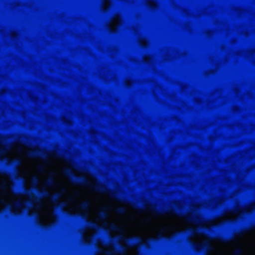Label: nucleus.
I'll return each instance as SVG.
<instances>
[{
    "instance_id": "obj_1",
    "label": "nucleus",
    "mask_w": 255,
    "mask_h": 255,
    "mask_svg": "<svg viewBox=\"0 0 255 255\" xmlns=\"http://www.w3.org/2000/svg\"><path fill=\"white\" fill-rule=\"evenodd\" d=\"M63 174L73 180L74 184H81L84 186H88L91 190L103 193H109L112 197L114 196V194L111 192L107 187L101 184L97 183L92 184L84 176H78L75 175L74 172L69 168H65L63 171Z\"/></svg>"
},
{
    "instance_id": "obj_2",
    "label": "nucleus",
    "mask_w": 255,
    "mask_h": 255,
    "mask_svg": "<svg viewBox=\"0 0 255 255\" xmlns=\"http://www.w3.org/2000/svg\"><path fill=\"white\" fill-rule=\"evenodd\" d=\"M118 240L126 243L127 245H122L119 244V248L118 249H113L107 251L106 252L107 255H116L121 253H124L126 252L129 248L131 247L136 244H139L141 245H144L142 243L141 238L138 236L127 238L124 236L121 235L118 237L115 236L111 237V241L115 244L117 243Z\"/></svg>"
},
{
    "instance_id": "obj_3",
    "label": "nucleus",
    "mask_w": 255,
    "mask_h": 255,
    "mask_svg": "<svg viewBox=\"0 0 255 255\" xmlns=\"http://www.w3.org/2000/svg\"><path fill=\"white\" fill-rule=\"evenodd\" d=\"M250 208L255 210V204H253L251 205ZM255 229V222L235 229L226 236L221 234H217L214 236V239L222 242H228L234 239L236 237L241 236L248 232Z\"/></svg>"
},
{
    "instance_id": "obj_4",
    "label": "nucleus",
    "mask_w": 255,
    "mask_h": 255,
    "mask_svg": "<svg viewBox=\"0 0 255 255\" xmlns=\"http://www.w3.org/2000/svg\"><path fill=\"white\" fill-rule=\"evenodd\" d=\"M41 152L39 149H34L32 150L28 151L26 152V156L29 158H35L39 156Z\"/></svg>"
},
{
    "instance_id": "obj_5",
    "label": "nucleus",
    "mask_w": 255,
    "mask_h": 255,
    "mask_svg": "<svg viewBox=\"0 0 255 255\" xmlns=\"http://www.w3.org/2000/svg\"><path fill=\"white\" fill-rule=\"evenodd\" d=\"M149 209L150 210V211L152 212L154 216H157L159 215L163 214L165 213L164 211H159V210L152 207H149Z\"/></svg>"
},
{
    "instance_id": "obj_6",
    "label": "nucleus",
    "mask_w": 255,
    "mask_h": 255,
    "mask_svg": "<svg viewBox=\"0 0 255 255\" xmlns=\"http://www.w3.org/2000/svg\"><path fill=\"white\" fill-rule=\"evenodd\" d=\"M115 212L118 214L123 215V214H125L126 213L127 210H126V208H125V207H120L117 208L115 209Z\"/></svg>"
},
{
    "instance_id": "obj_7",
    "label": "nucleus",
    "mask_w": 255,
    "mask_h": 255,
    "mask_svg": "<svg viewBox=\"0 0 255 255\" xmlns=\"http://www.w3.org/2000/svg\"><path fill=\"white\" fill-rule=\"evenodd\" d=\"M244 254V250L241 248L235 249L233 252V255H243Z\"/></svg>"
},
{
    "instance_id": "obj_8",
    "label": "nucleus",
    "mask_w": 255,
    "mask_h": 255,
    "mask_svg": "<svg viewBox=\"0 0 255 255\" xmlns=\"http://www.w3.org/2000/svg\"><path fill=\"white\" fill-rule=\"evenodd\" d=\"M3 160L6 161L7 165L8 166H13L15 164L16 162H17L18 161L17 159H15L14 161L8 159L7 158H6V157H5L3 159Z\"/></svg>"
},
{
    "instance_id": "obj_9",
    "label": "nucleus",
    "mask_w": 255,
    "mask_h": 255,
    "mask_svg": "<svg viewBox=\"0 0 255 255\" xmlns=\"http://www.w3.org/2000/svg\"><path fill=\"white\" fill-rule=\"evenodd\" d=\"M199 230L197 228H189V232L190 234L192 235H197L199 233Z\"/></svg>"
},
{
    "instance_id": "obj_10",
    "label": "nucleus",
    "mask_w": 255,
    "mask_h": 255,
    "mask_svg": "<svg viewBox=\"0 0 255 255\" xmlns=\"http://www.w3.org/2000/svg\"><path fill=\"white\" fill-rule=\"evenodd\" d=\"M182 216L184 217L185 219L188 221H192L194 219L193 216L190 214H183Z\"/></svg>"
},
{
    "instance_id": "obj_11",
    "label": "nucleus",
    "mask_w": 255,
    "mask_h": 255,
    "mask_svg": "<svg viewBox=\"0 0 255 255\" xmlns=\"http://www.w3.org/2000/svg\"><path fill=\"white\" fill-rule=\"evenodd\" d=\"M225 223L228 225H234L237 223V220L235 219H229Z\"/></svg>"
},
{
    "instance_id": "obj_12",
    "label": "nucleus",
    "mask_w": 255,
    "mask_h": 255,
    "mask_svg": "<svg viewBox=\"0 0 255 255\" xmlns=\"http://www.w3.org/2000/svg\"><path fill=\"white\" fill-rule=\"evenodd\" d=\"M37 169L38 172L43 173L45 170V167L42 165H38L37 167Z\"/></svg>"
},
{
    "instance_id": "obj_13",
    "label": "nucleus",
    "mask_w": 255,
    "mask_h": 255,
    "mask_svg": "<svg viewBox=\"0 0 255 255\" xmlns=\"http://www.w3.org/2000/svg\"><path fill=\"white\" fill-rule=\"evenodd\" d=\"M88 206H89V203L87 201L83 202L80 205V207L83 209L87 208Z\"/></svg>"
},
{
    "instance_id": "obj_14",
    "label": "nucleus",
    "mask_w": 255,
    "mask_h": 255,
    "mask_svg": "<svg viewBox=\"0 0 255 255\" xmlns=\"http://www.w3.org/2000/svg\"><path fill=\"white\" fill-rule=\"evenodd\" d=\"M53 183L54 180L52 178H49L46 181V184L49 186L52 185Z\"/></svg>"
},
{
    "instance_id": "obj_15",
    "label": "nucleus",
    "mask_w": 255,
    "mask_h": 255,
    "mask_svg": "<svg viewBox=\"0 0 255 255\" xmlns=\"http://www.w3.org/2000/svg\"><path fill=\"white\" fill-rule=\"evenodd\" d=\"M50 154L53 157H59L58 154L55 151H53L52 152H51Z\"/></svg>"
},
{
    "instance_id": "obj_16",
    "label": "nucleus",
    "mask_w": 255,
    "mask_h": 255,
    "mask_svg": "<svg viewBox=\"0 0 255 255\" xmlns=\"http://www.w3.org/2000/svg\"><path fill=\"white\" fill-rule=\"evenodd\" d=\"M7 151V149L6 148H3L0 150V154H2L5 153Z\"/></svg>"
},
{
    "instance_id": "obj_17",
    "label": "nucleus",
    "mask_w": 255,
    "mask_h": 255,
    "mask_svg": "<svg viewBox=\"0 0 255 255\" xmlns=\"http://www.w3.org/2000/svg\"><path fill=\"white\" fill-rule=\"evenodd\" d=\"M100 216L102 218H106L107 217V214L106 212H102L100 213Z\"/></svg>"
},
{
    "instance_id": "obj_18",
    "label": "nucleus",
    "mask_w": 255,
    "mask_h": 255,
    "mask_svg": "<svg viewBox=\"0 0 255 255\" xmlns=\"http://www.w3.org/2000/svg\"><path fill=\"white\" fill-rule=\"evenodd\" d=\"M111 228L113 229V230H115L116 229V226L115 224H112L111 225Z\"/></svg>"
},
{
    "instance_id": "obj_19",
    "label": "nucleus",
    "mask_w": 255,
    "mask_h": 255,
    "mask_svg": "<svg viewBox=\"0 0 255 255\" xmlns=\"http://www.w3.org/2000/svg\"><path fill=\"white\" fill-rule=\"evenodd\" d=\"M44 157H45L44 158L45 161L46 162H47V160L46 157H47L48 154H44Z\"/></svg>"
},
{
    "instance_id": "obj_20",
    "label": "nucleus",
    "mask_w": 255,
    "mask_h": 255,
    "mask_svg": "<svg viewBox=\"0 0 255 255\" xmlns=\"http://www.w3.org/2000/svg\"><path fill=\"white\" fill-rule=\"evenodd\" d=\"M168 213L170 214L172 213V211L171 210H169L168 211Z\"/></svg>"
},
{
    "instance_id": "obj_21",
    "label": "nucleus",
    "mask_w": 255,
    "mask_h": 255,
    "mask_svg": "<svg viewBox=\"0 0 255 255\" xmlns=\"http://www.w3.org/2000/svg\"><path fill=\"white\" fill-rule=\"evenodd\" d=\"M0 172H1V173H4V170H2V169H0Z\"/></svg>"
},
{
    "instance_id": "obj_22",
    "label": "nucleus",
    "mask_w": 255,
    "mask_h": 255,
    "mask_svg": "<svg viewBox=\"0 0 255 255\" xmlns=\"http://www.w3.org/2000/svg\"><path fill=\"white\" fill-rule=\"evenodd\" d=\"M64 203H62L61 204H60V207H61L62 206H63L64 205Z\"/></svg>"
},
{
    "instance_id": "obj_23",
    "label": "nucleus",
    "mask_w": 255,
    "mask_h": 255,
    "mask_svg": "<svg viewBox=\"0 0 255 255\" xmlns=\"http://www.w3.org/2000/svg\"><path fill=\"white\" fill-rule=\"evenodd\" d=\"M75 194H76V195H79V193L78 192H76Z\"/></svg>"
},
{
    "instance_id": "obj_24",
    "label": "nucleus",
    "mask_w": 255,
    "mask_h": 255,
    "mask_svg": "<svg viewBox=\"0 0 255 255\" xmlns=\"http://www.w3.org/2000/svg\"><path fill=\"white\" fill-rule=\"evenodd\" d=\"M146 221L148 222L149 221V219L148 218V219H146Z\"/></svg>"
},
{
    "instance_id": "obj_25",
    "label": "nucleus",
    "mask_w": 255,
    "mask_h": 255,
    "mask_svg": "<svg viewBox=\"0 0 255 255\" xmlns=\"http://www.w3.org/2000/svg\"><path fill=\"white\" fill-rule=\"evenodd\" d=\"M208 245V244L207 243H206L205 244V246H207Z\"/></svg>"
}]
</instances>
